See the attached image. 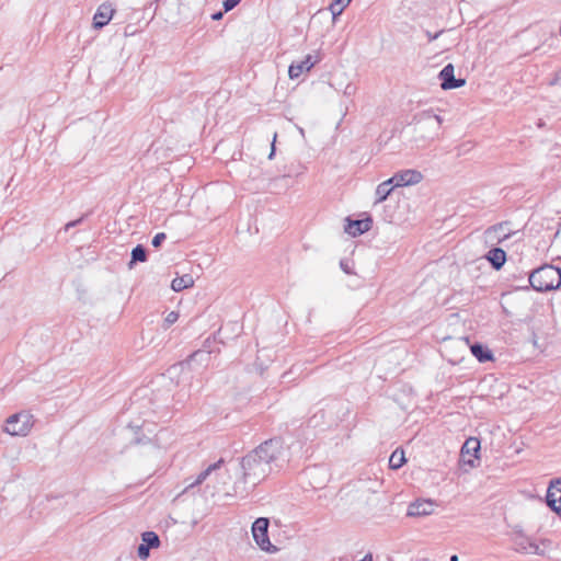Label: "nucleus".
<instances>
[{"label":"nucleus","mask_w":561,"mask_h":561,"mask_svg":"<svg viewBox=\"0 0 561 561\" xmlns=\"http://www.w3.org/2000/svg\"><path fill=\"white\" fill-rule=\"evenodd\" d=\"M285 462V449L279 439H268L254 450L241 458L233 467L241 473L240 480L234 483V492L254 488L268 477L273 471L279 470Z\"/></svg>","instance_id":"1"},{"label":"nucleus","mask_w":561,"mask_h":561,"mask_svg":"<svg viewBox=\"0 0 561 561\" xmlns=\"http://www.w3.org/2000/svg\"><path fill=\"white\" fill-rule=\"evenodd\" d=\"M528 282L536 291L557 289L561 285V270L553 265H542L529 274Z\"/></svg>","instance_id":"2"},{"label":"nucleus","mask_w":561,"mask_h":561,"mask_svg":"<svg viewBox=\"0 0 561 561\" xmlns=\"http://www.w3.org/2000/svg\"><path fill=\"white\" fill-rule=\"evenodd\" d=\"M415 130L424 140H434L439 137L443 118L432 111H423L413 117Z\"/></svg>","instance_id":"3"},{"label":"nucleus","mask_w":561,"mask_h":561,"mask_svg":"<svg viewBox=\"0 0 561 561\" xmlns=\"http://www.w3.org/2000/svg\"><path fill=\"white\" fill-rule=\"evenodd\" d=\"M270 520L265 517H259L252 525V535L256 545L264 551L275 552L277 548L273 546L268 538Z\"/></svg>","instance_id":"4"},{"label":"nucleus","mask_w":561,"mask_h":561,"mask_svg":"<svg viewBox=\"0 0 561 561\" xmlns=\"http://www.w3.org/2000/svg\"><path fill=\"white\" fill-rule=\"evenodd\" d=\"M32 415L18 413L7 420L4 431L10 435L25 436L32 427Z\"/></svg>","instance_id":"5"},{"label":"nucleus","mask_w":561,"mask_h":561,"mask_svg":"<svg viewBox=\"0 0 561 561\" xmlns=\"http://www.w3.org/2000/svg\"><path fill=\"white\" fill-rule=\"evenodd\" d=\"M225 461L222 459H219L217 462L208 466L204 471H202L196 480L191 483L188 486H195L198 484H202L204 481H206L211 474H215V478L218 482L221 484H226V478L229 476L231 468L224 467Z\"/></svg>","instance_id":"6"},{"label":"nucleus","mask_w":561,"mask_h":561,"mask_svg":"<svg viewBox=\"0 0 561 561\" xmlns=\"http://www.w3.org/2000/svg\"><path fill=\"white\" fill-rule=\"evenodd\" d=\"M480 450V440L476 437H469L461 447L460 457L463 465L470 468L474 467V461L478 459V451Z\"/></svg>","instance_id":"7"},{"label":"nucleus","mask_w":561,"mask_h":561,"mask_svg":"<svg viewBox=\"0 0 561 561\" xmlns=\"http://www.w3.org/2000/svg\"><path fill=\"white\" fill-rule=\"evenodd\" d=\"M423 179V175L420 171L408 169L400 172H397L390 180H393V186H409L419 184Z\"/></svg>","instance_id":"8"},{"label":"nucleus","mask_w":561,"mask_h":561,"mask_svg":"<svg viewBox=\"0 0 561 561\" xmlns=\"http://www.w3.org/2000/svg\"><path fill=\"white\" fill-rule=\"evenodd\" d=\"M455 68L453 64L446 65L439 72L438 77L442 80L440 87L443 90H451L463 87L466 84L465 79L455 78Z\"/></svg>","instance_id":"9"},{"label":"nucleus","mask_w":561,"mask_h":561,"mask_svg":"<svg viewBox=\"0 0 561 561\" xmlns=\"http://www.w3.org/2000/svg\"><path fill=\"white\" fill-rule=\"evenodd\" d=\"M546 501L548 506L561 516V479L550 482L547 490Z\"/></svg>","instance_id":"10"},{"label":"nucleus","mask_w":561,"mask_h":561,"mask_svg":"<svg viewBox=\"0 0 561 561\" xmlns=\"http://www.w3.org/2000/svg\"><path fill=\"white\" fill-rule=\"evenodd\" d=\"M317 62L318 59L312 55H307L304 60L291 62L288 69L290 79L299 78L305 71H309Z\"/></svg>","instance_id":"11"},{"label":"nucleus","mask_w":561,"mask_h":561,"mask_svg":"<svg viewBox=\"0 0 561 561\" xmlns=\"http://www.w3.org/2000/svg\"><path fill=\"white\" fill-rule=\"evenodd\" d=\"M434 512V503L430 500H417L408 507L407 515L410 517H422Z\"/></svg>","instance_id":"12"},{"label":"nucleus","mask_w":561,"mask_h":561,"mask_svg":"<svg viewBox=\"0 0 561 561\" xmlns=\"http://www.w3.org/2000/svg\"><path fill=\"white\" fill-rule=\"evenodd\" d=\"M115 10L111 3H102L94 14L93 25L95 28H102L105 26L113 18Z\"/></svg>","instance_id":"13"},{"label":"nucleus","mask_w":561,"mask_h":561,"mask_svg":"<svg viewBox=\"0 0 561 561\" xmlns=\"http://www.w3.org/2000/svg\"><path fill=\"white\" fill-rule=\"evenodd\" d=\"M371 225L373 220L369 217L366 219L348 220V224L345 227V231L348 234L356 237L370 230Z\"/></svg>","instance_id":"14"},{"label":"nucleus","mask_w":561,"mask_h":561,"mask_svg":"<svg viewBox=\"0 0 561 561\" xmlns=\"http://www.w3.org/2000/svg\"><path fill=\"white\" fill-rule=\"evenodd\" d=\"M485 259L499 271L506 262V253L501 248H493L486 253Z\"/></svg>","instance_id":"15"},{"label":"nucleus","mask_w":561,"mask_h":561,"mask_svg":"<svg viewBox=\"0 0 561 561\" xmlns=\"http://www.w3.org/2000/svg\"><path fill=\"white\" fill-rule=\"evenodd\" d=\"M249 182H248V185L249 187L248 188H252L251 187V183L252 182H260V184H264V182H268V185L273 184L277 178L276 176H272V175H266L262 172L261 169L259 168H252L250 171H249Z\"/></svg>","instance_id":"16"},{"label":"nucleus","mask_w":561,"mask_h":561,"mask_svg":"<svg viewBox=\"0 0 561 561\" xmlns=\"http://www.w3.org/2000/svg\"><path fill=\"white\" fill-rule=\"evenodd\" d=\"M210 360V352L198 350L194 352L186 360L185 365L192 366V364L196 363L203 367H206Z\"/></svg>","instance_id":"17"},{"label":"nucleus","mask_w":561,"mask_h":561,"mask_svg":"<svg viewBox=\"0 0 561 561\" xmlns=\"http://www.w3.org/2000/svg\"><path fill=\"white\" fill-rule=\"evenodd\" d=\"M393 180L388 179L387 181L380 183L376 188V204L381 203L387 199V197L391 194L393 188Z\"/></svg>","instance_id":"18"},{"label":"nucleus","mask_w":561,"mask_h":561,"mask_svg":"<svg viewBox=\"0 0 561 561\" xmlns=\"http://www.w3.org/2000/svg\"><path fill=\"white\" fill-rule=\"evenodd\" d=\"M194 285V279L191 275L186 274L181 277H175L171 283V288L174 291H181L186 288H191Z\"/></svg>","instance_id":"19"},{"label":"nucleus","mask_w":561,"mask_h":561,"mask_svg":"<svg viewBox=\"0 0 561 561\" xmlns=\"http://www.w3.org/2000/svg\"><path fill=\"white\" fill-rule=\"evenodd\" d=\"M471 353L481 363L492 359V354L488 348H484L481 344L476 343L470 346Z\"/></svg>","instance_id":"20"},{"label":"nucleus","mask_w":561,"mask_h":561,"mask_svg":"<svg viewBox=\"0 0 561 561\" xmlns=\"http://www.w3.org/2000/svg\"><path fill=\"white\" fill-rule=\"evenodd\" d=\"M405 462L404 451L402 449H396L389 458V467L391 469H399Z\"/></svg>","instance_id":"21"},{"label":"nucleus","mask_w":561,"mask_h":561,"mask_svg":"<svg viewBox=\"0 0 561 561\" xmlns=\"http://www.w3.org/2000/svg\"><path fill=\"white\" fill-rule=\"evenodd\" d=\"M146 260H147L146 249L142 245L138 244L131 251V260H130L128 266H129V268H131L136 262H145Z\"/></svg>","instance_id":"22"},{"label":"nucleus","mask_w":561,"mask_h":561,"mask_svg":"<svg viewBox=\"0 0 561 561\" xmlns=\"http://www.w3.org/2000/svg\"><path fill=\"white\" fill-rule=\"evenodd\" d=\"M142 543L150 548H158L160 546L159 536L154 531H145L141 535Z\"/></svg>","instance_id":"23"},{"label":"nucleus","mask_w":561,"mask_h":561,"mask_svg":"<svg viewBox=\"0 0 561 561\" xmlns=\"http://www.w3.org/2000/svg\"><path fill=\"white\" fill-rule=\"evenodd\" d=\"M503 229V225H495L489 229L485 230L484 236L488 241H494L495 239L500 240V238L496 236L499 230Z\"/></svg>","instance_id":"24"},{"label":"nucleus","mask_w":561,"mask_h":561,"mask_svg":"<svg viewBox=\"0 0 561 561\" xmlns=\"http://www.w3.org/2000/svg\"><path fill=\"white\" fill-rule=\"evenodd\" d=\"M526 545H524L523 542H520V548L522 550H524L526 553H539V546L529 540V539H524Z\"/></svg>","instance_id":"25"},{"label":"nucleus","mask_w":561,"mask_h":561,"mask_svg":"<svg viewBox=\"0 0 561 561\" xmlns=\"http://www.w3.org/2000/svg\"><path fill=\"white\" fill-rule=\"evenodd\" d=\"M346 7L343 5L342 3L337 2V0H334V2H332L330 4V11L332 13V16H333V21H335V19L342 14L343 10L345 9Z\"/></svg>","instance_id":"26"},{"label":"nucleus","mask_w":561,"mask_h":561,"mask_svg":"<svg viewBox=\"0 0 561 561\" xmlns=\"http://www.w3.org/2000/svg\"><path fill=\"white\" fill-rule=\"evenodd\" d=\"M179 319V313L175 311H171L164 319V328L168 329L172 324H174Z\"/></svg>","instance_id":"27"},{"label":"nucleus","mask_w":561,"mask_h":561,"mask_svg":"<svg viewBox=\"0 0 561 561\" xmlns=\"http://www.w3.org/2000/svg\"><path fill=\"white\" fill-rule=\"evenodd\" d=\"M149 550H150V547L141 543L139 545L138 549H137V553H138V557L141 559V560H145L149 557Z\"/></svg>","instance_id":"28"},{"label":"nucleus","mask_w":561,"mask_h":561,"mask_svg":"<svg viewBox=\"0 0 561 561\" xmlns=\"http://www.w3.org/2000/svg\"><path fill=\"white\" fill-rule=\"evenodd\" d=\"M240 1L241 0H225L222 3L225 12H229L234 9L240 3Z\"/></svg>","instance_id":"29"},{"label":"nucleus","mask_w":561,"mask_h":561,"mask_svg":"<svg viewBox=\"0 0 561 561\" xmlns=\"http://www.w3.org/2000/svg\"><path fill=\"white\" fill-rule=\"evenodd\" d=\"M167 236L164 232H159L157 233L153 239H152V245L154 248H159L161 245V243L165 240Z\"/></svg>","instance_id":"30"},{"label":"nucleus","mask_w":561,"mask_h":561,"mask_svg":"<svg viewBox=\"0 0 561 561\" xmlns=\"http://www.w3.org/2000/svg\"><path fill=\"white\" fill-rule=\"evenodd\" d=\"M444 31H439L435 34H432L431 32L426 31V36H427V39L428 42H433L434 39L438 38L439 35L443 33Z\"/></svg>","instance_id":"31"},{"label":"nucleus","mask_w":561,"mask_h":561,"mask_svg":"<svg viewBox=\"0 0 561 561\" xmlns=\"http://www.w3.org/2000/svg\"><path fill=\"white\" fill-rule=\"evenodd\" d=\"M82 218L80 219H77V220H73V221H69L66 226H65V230H69L70 228H73L76 227L77 225H79L81 222Z\"/></svg>","instance_id":"32"},{"label":"nucleus","mask_w":561,"mask_h":561,"mask_svg":"<svg viewBox=\"0 0 561 561\" xmlns=\"http://www.w3.org/2000/svg\"><path fill=\"white\" fill-rule=\"evenodd\" d=\"M222 16H224V12L219 11V12L214 13V14L211 15V19H213L214 21H219V20H221V19H222Z\"/></svg>","instance_id":"33"},{"label":"nucleus","mask_w":561,"mask_h":561,"mask_svg":"<svg viewBox=\"0 0 561 561\" xmlns=\"http://www.w3.org/2000/svg\"><path fill=\"white\" fill-rule=\"evenodd\" d=\"M275 139H276V134L274 135L273 142H275ZM274 153H275V146H274V144H272V150H271V152H270L268 158H270V159H272V158H273V156H274Z\"/></svg>","instance_id":"34"},{"label":"nucleus","mask_w":561,"mask_h":561,"mask_svg":"<svg viewBox=\"0 0 561 561\" xmlns=\"http://www.w3.org/2000/svg\"><path fill=\"white\" fill-rule=\"evenodd\" d=\"M359 561H373V554L371 553H367L364 556V558Z\"/></svg>","instance_id":"35"},{"label":"nucleus","mask_w":561,"mask_h":561,"mask_svg":"<svg viewBox=\"0 0 561 561\" xmlns=\"http://www.w3.org/2000/svg\"><path fill=\"white\" fill-rule=\"evenodd\" d=\"M352 0H337V2L342 3L343 5L347 7Z\"/></svg>","instance_id":"36"},{"label":"nucleus","mask_w":561,"mask_h":561,"mask_svg":"<svg viewBox=\"0 0 561 561\" xmlns=\"http://www.w3.org/2000/svg\"><path fill=\"white\" fill-rule=\"evenodd\" d=\"M450 561H458V556L457 554L451 556Z\"/></svg>","instance_id":"37"},{"label":"nucleus","mask_w":561,"mask_h":561,"mask_svg":"<svg viewBox=\"0 0 561 561\" xmlns=\"http://www.w3.org/2000/svg\"><path fill=\"white\" fill-rule=\"evenodd\" d=\"M341 265H342V267H343L344 272L348 273V271H347V266H344L343 264H341Z\"/></svg>","instance_id":"38"},{"label":"nucleus","mask_w":561,"mask_h":561,"mask_svg":"<svg viewBox=\"0 0 561 561\" xmlns=\"http://www.w3.org/2000/svg\"><path fill=\"white\" fill-rule=\"evenodd\" d=\"M341 265H342V267H343L344 272L348 273V271H347V266H344L343 264H341Z\"/></svg>","instance_id":"39"},{"label":"nucleus","mask_w":561,"mask_h":561,"mask_svg":"<svg viewBox=\"0 0 561 561\" xmlns=\"http://www.w3.org/2000/svg\"><path fill=\"white\" fill-rule=\"evenodd\" d=\"M254 188H255V190H259V188H261V185H260V184H257V185H255V186H254Z\"/></svg>","instance_id":"40"}]
</instances>
